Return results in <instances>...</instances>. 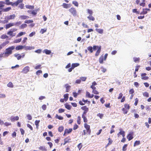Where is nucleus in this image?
<instances>
[{
  "instance_id": "obj_1",
  "label": "nucleus",
  "mask_w": 151,
  "mask_h": 151,
  "mask_svg": "<svg viewBox=\"0 0 151 151\" xmlns=\"http://www.w3.org/2000/svg\"><path fill=\"white\" fill-rule=\"evenodd\" d=\"M15 48V46H12L6 49L5 52V55L8 57L12 53V51Z\"/></svg>"
},
{
  "instance_id": "obj_2",
  "label": "nucleus",
  "mask_w": 151,
  "mask_h": 151,
  "mask_svg": "<svg viewBox=\"0 0 151 151\" xmlns=\"http://www.w3.org/2000/svg\"><path fill=\"white\" fill-rule=\"evenodd\" d=\"M93 51H96L97 50L95 54L96 56H98L101 52V46L93 45Z\"/></svg>"
},
{
  "instance_id": "obj_3",
  "label": "nucleus",
  "mask_w": 151,
  "mask_h": 151,
  "mask_svg": "<svg viewBox=\"0 0 151 151\" xmlns=\"http://www.w3.org/2000/svg\"><path fill=\"white\" fill-rule=\"evenodd\" d=\"M69 11L73 16L75 17L76 16L77 11L75 8L72 7L69 9Z\"/></svg>"
},
{
  "instance_id": "obj_4",
  "label": "nucleus",
  "mask_w": 151,
  "mask_h": 151,
  "mask_svg": "<svg viewBox=\"0 0 151 151\" xmlns=\"http://www.w3.org/2000/svg\"><path fill=\"white\" fill-rule=\"evenodd\" d=\"M16 17V15L14 14L11 15L9 16H6L5 19H6L8 21L10 19H14Z\"/></svg>"
},
{
  "instance_id": "obj_5",
  "label": "nucleus",
  "mask_w": 151,
  "mask_h": 151,
  "mask_svg": "<svg viewBox=\"0 0 151 151\" xmlns=\"http://www.w3.org/2000/svg\"><path fill=\"white\" fill-rule=\"evenodd\" d=\"M23 0H17L14 3L12 2V3L11 4V5L12 6H17L20 3H22Z\"/></svg>"
},
{
  "instance_id": "obj_6",
  "label": "nucleus",
  "mask_w": 151,
  "mask_h": 151,
  "mask_svg": "<svg viewBox=\"0 0 151 151\" xmlns=\"http://www.w3.org/2000/svg\"><path fill=\"white\" fill-rule=\"evenodd\" d=\"M133 132H130L129 134H128L127 137V138L128 139L129 141L131 140L133 138Z\"/></svg>"
},
{
  "instance_id": "obj_7",
  "label": "nucleus",
  "mask_w": 151,
  "mask_h": 151,
  "mask_svg": "<svg viewBox=\"0 0 151 151\" xmlns=\"http://www.w3.org/2000/svg\"><path fill=\"white\" fill-rule=\"evenodd\" d=\"M29 67L28 66H26L23 69L22 72H23L24 73H27L29 71Z\"/></svg>"
},
{
  "instance_id": "obj_8",
  "label": "nucleus",
  "mask_w": 151,
  "mask_h": 151,
  "mask_svg": "<svg viewBox=\"0 0 151 151\" xmlns=\"http://www.w3.org/2000/svg\"><path fill=\"white\" fill-rule=\"evenodd\" d=\"M25 45H19L16 47L15 49L17 50H19L22 49L24 48Z\"/></svg>"
},
{
  "instance_id": "obj_9",
  "label": "nucleus",
  "mask_w": 151,
  "mask_h": 151,
  "mask_svg": "<svg viewBox=\"0 0 151 151\" xmlns=\"http://www.w3.org/2000/svg\"><path fill=\"white\" fill-rule=\"evenodd\" d=\"M24 48H25V49L26 50H31L34 49L35 47L34 46H26L25 45Z\"/></svg>"
},
{
  "instance_id": "obj_10",
  "label": "nucleus",
  "mask_w": 151,
  "mask_h": 151,
  "mask_svg": "<svg viewBox=\"0 0 151 151\" xmlns=\"http://www.w3.org/2000/svg\"><path fill=\"white\" fill-rule=\"evenodd\" d=\"M65 87L66 88V92H68L71 88V86L69 85L68 84H65Z\"/></svg>"
},
{
  "instance_id": "obj_11",
  "label": "nucleus",
  "mask_w": 151,
  "mask_h": 151,
  "mask_svg": "<svg viewBox=\"0 0 151 151\" xmlns=\"http://www.w3.org/2000/svg\"><path fill=\"white\" fill-rule=\"evenodd\" d=\"M13 26H14V23H10L8 24H6L5 25V28L7 29Z\"/></svg>"
},
{
  "instance_id": "obj_12",
  "label": "nucleus",
  "mask_w": 151,
  "mask_h": 151,
  "mask_svg": "<svg viewBox=\"0 0 151 151\" xmlns=\"http://www.w3.org/2000/svg\"><path fill=\"white\" fill-rule=\"evenodd\" d=\"M19 119V117L18 116L15 117L12 116L10 118V119L12 122H14L15 120H18Z\"/></svg>"
},
{
  "instance_id": "obj_13",
  "label": "nucleus",
  "mask_w": 151,
  "mask_h": 151,
  "mask_svg": "<svg viewBox=\"0 0 151 151\" xmlns=\"http://www.w3.org/2000/svg\"><path fill=\"white\" fill-rule=\"evenodd\" d=\"M19 18L21 19L24 20L28 19L29 17L27 16L23 15L20 16Z\"/></svg>"
},
{
  "instance_id": "obj_14",
  "label": "nucleus",
  "mask_w": 151,
  "mask_h": 151,
  "mask_svg": "<svg viewBox=\"0 0 151 151\" xmlns=\"http://www.w3.org/2000/svg\"><path fill=\"white\" fill-rule=\"evenodd\" d=\"M65 108L68 110H70L72 107V106L68 104L67 103H66L64 104Z\"/></svg>"
},
{
  "instance_id": "obj_15",
  "label": "nucleus",
  "mask_w": 151,
  "mask_h": 151,
  "mask_svg": "<svg viewBox=\"0 0 151 151\" xmlns=\"http://www.w3.org/2000/svg\"><path fill=\"white\" fill-rule=\"evenodd\" d=\"M96 31L99 33L102 34L103 33L104 30L102 29H100L96 28L95 29Z\"/></svg>"
},
{
  "instance_id": "obj_16",
  "label": "nucleus",
  "mask_w": 151,
  "mask_h": 151,
  "mask_svg": "<svg viewBox=\"0 0 151 151\" xmlns=\"http://www.w3.org/2000/svg\"><path fill=\"white\" fill-rule=\"evenodd\" d=\"M5 4V2L0 1V9L2 10L3 7L4 6V4Z\"/></svg>"
},
{
  "instance_id": "obj_17",
  "label": "nucleus",
  "mask_w": 151,
  "mask_h": 151,
  "mask_svg": "<svg viewBox=\"0 0 151 151\" xmlns=\"http://www.w3.org/2000/svg\"><path fill=\"white\" fill-rule=\"evenodd\" d=\"M43 52L45 53L47 55H50L51 52V51L50 50L47 49H45L43 51Z\"/></svg>"
},
{
  "instance_id": "obj_18",
  "label": "nucleus",
  "mask_w": 151,
  "mask_h": 151,
  "mask_svg": "<svg viewBox=\"0 0 151 151\" xmlns=\"http://www.w3.org/2000/svg\"><path fill=\"white\" fill-rule=\"evenodd\" d=\"M26 34L25 32H21L19 33L18 35L16 36V37H19L20 36H22L24 35H25Z\"/></svg>"
},
{
  "instance_id": "obj_19",
  "label": "nucleus",
  "mask_w": 151,
  "mask_h": 151,
  "mask_svg": "<svg viewBox=\"0 0 151 151\" xmlns=\"http://www.w3.org/2000/svg\"><path fill=\"white\" fill-rule=\"evenodd\" d=\"M25 7L26 8L28 9H32L34 8V6H33L26 5H25Z\"/></svg>"
},
{
  "instance_id": "obj_20",
  "label": "nucleus",
  "mask_w": 151,
  "mask_h": 151,
  "mask_svg": "<svg viewBox=\"0 0 151 151\" xmlns=\"http://www.w3.org/2000/svg\"><path fill=\"white\" fill-rule=\"evenodd\" d=\"M73 129L72 128H70L69 129H66L65 130V132H66L67 134H68L70 133L72 131Z\"/></svg>"
},
{
  "instance_id": "obj_21",
  "label": "nucleus",
  "mask_w": 151,
  "mask_h": 151,
  "mask_svg": "<svg viewBox=\"0 0 151 151\" xmlns=\"http://www.w3.org/2000/svg\"><path fill=\"white\" fill-rule=\"evenodd\" d=\"M55 117L60 120H63V117L61 116H59L57 114H56Z\"/></svg>"
},
{
  "instance_id": "obj_22",
  "label": "nucleus",
  "mask_w": 151,
  "mask_h": 151,
  "mask_svg": "<svg viewBox=\"0 0 151 151\" xmlns=\"http://www.w3.org/2000/svg\"><path fill=\"white\" fill-rule=\"evenodd\" d=\"M64 142H65V143H68L71 142V139L70 137H68L64 139Z\"/></svg>"
},
{
  "instance_id": "obj_23",
  "label": "nucleus",
  "mask_w": 151,
  "mask_h": 151,
  "mask_svg": "<svg viewBox=\"0 0 151 151\" xmlns=\"http://www.w3.org/2000/svg\"><path fill=\"white\" fill-rule=\"evenodd\" d=\"M69 4H66L65 3H63L62 5V6L63 7L66 9H68L70 7L69 6Z\"/></svg>"
},
{
  "instance_id": "obj_24",
  "label": "nucleus",
  "mask_w": 151,
  "mask_h": 151,
  "mask_svg": "<svg viewBox=\"0 0 151 151\" xmlns=\"http://www.w3.org/2000/svg\"><path fill=\"white\" fill-rule=\"evenodd\" d=\"M79 64L78 63H73L72 64L71 66L73 67V68L74 69V68L76 67H77L79 65Z\"/></svg>"
},
{
  "instance_id": "obj_25",
  "label": "nucleus",
  "mask_w": 151,
  "mask_h": 151,
  "mask_svg": "<svg viewBox=\"0 0 151 151\" xmlns=\"http://www.w3.org/2000/svg\"><path fill=\"white\" fill-rule=\"evenodd\" d=\"M120 130V132H119V133L120 134H121L122 135V137H124L125 136V132L124 131H122V130L121 129H119Z\"/></svg>"
},
{
  "instance_id": "obj_26",
  "label": "nucleus",
  "mask_w": 151,
  "mask_h": 151,
  "mask_svg": "<svg viewBox=\"0 0 151 151\" xmlns=\"http://www.w3.org/2000/svg\"><path fill=\"white\" fill-rule=\"evenodd\" d=\"M68 95L69 94L68 93H66L64 95L63 97L65 101H67L68 99Z\"/></svg>"
},
{
  "instance_id": "obj_27",
  "label": "nucleus",
  "mask_w": 151,
  "mask_h": 151,
  "mask_svg": "<svg viewBox=\"0 0 151 151\" xmlns=\"http://www.w3.org/2000/svg\"><path fill=\"white\" fill-rule=\"evenodd\" d=\"M11 8V7H8L5 9H2V11L4 12H7L9 11Z\"/></svg>"
},
{
  "instance_id": "obj_28",
  "label": "nucleus",
  "mask_w": 151,
  "mask_h": 151,
  "mask_svg": "<svg viewBox=\"0 0 151 151\" xmlns=\"http://www.w3.org/2000/svg\"><path fill=\"white\" fill-rule=\"evenodd\" d=\"M87 18L90 20L94 21L95 20L94 18L91 16V15H89V16L87 17Z\"/></svg>"
},
{
  "instance_id": "obj_29",
  "label": "nucleus",
  "mask_w": 151,
  "mask_h": 151,
  "mask_svg": "<svg viewBox=\"0 0 151 151\" xmlns=\"http://www.w3.org/2000/svg\"><path fill=\"white\" fill-rule=\"evenodd\" d=\"M84 126L85 128L87 130L90 129V125L87 124L85 123L84 124Z\"/></svg>"
},
{
  "instance_id": "obj_30",
  "label": "nucleus",
  "mask_w": 151,
  "mask_h": 151,
  "mask_svg": "<svg viewBox=\"0 0 151 151\" xmlns=\"http://www.w3.org/2000/svg\"><path fill=\"white\" fill-rule=\"evenodd\" d=\"M39 149L43 151H47V150L45 146H40Z\"/></svg>"
},
{
  "instance_id": "obj_31",
  "label": "nucleus",
  "mask_w": 151,
  "mask_h": 151,
  "mask_svg": "<svg viewBox=\"0 0 151 151\" xmlns=\"http://www.w3.org/2000/svg\"><path fill=\"white\" fill-rule=\"evenodd\" d=\"M9 43V41H7L1 44V45L2 47H4Z\"/></svg>"
},
{
  "instance_id": "obj_32",
  "label": "nucleus",
  "mask_w": 151,
  "mask_h": 151,
  "mask_svg": "<svg viewBox=\"0 0 151 151\" xmlns=\"http://www.w3.org/2000/svg\"><path fill=\"white\" fill-rule=\"evenodd\" d=\"M87 50L90 51L91 53L93 52V48L92 46H90L87 47Z\"/></svg>"
},
{
  "instance_id": "obj_33",
  "label": "nucleus",
  "mask_w": 151,
  "mask_h": 151,
  "mask_svg": "<svg viewBox=\"0 0 151 151\" xmlns=\"http://www.w3.org/2000/svg\"><path fill=\"white\" fill-rule=\"evenodd\" d=\"M140 144V141H136L134 145V147H135L137 145H138Z\"/></svg>"
},
{
  "instance_id": "obj_34",
  "label": "nucleus",
  "mask_w": 151,
  "mask_h": 151,
  "mask_svg": "<svg viewBox=\"0 0 151 151\" xmlns=\"http://www.w3.org/2000/svg\"><path fill=\"white\" fill-rule=\"evenodd\" d=\"M27 26V24H23L20 26L19 28L20 29H23L25 28Z\"/></svg>"
},
{
  "instance_id": "obj_35",
  "label": "nucleus",
  "mask_w": 151,
  "mask_h": 151,
  "mask_svg": "<svg viewBox=\"0 0 151 151\" xmlns=\"http://www.w3.org/2000/svg\"><path fill=\"white\" fill-rule=\"evenodd\" d=\"M104 58L102 56H101L99 58V61L101 64H102L103 63Z\"/></svg>"
},
{
  "instance_id": "obj_36",
  "label": "nucleus",
  "mask_w": 151,
  "mask_h": 151,
  "mask_svg": "<svg viewBox=\"0 0 151 151\" xmlns=\"http://www.w3.org/2000/svg\"><path fill=\"white\" fill-rule=\"evenodd\" d=\"M63 127L61 126L59 127L58 128V131L60 132H62L64 130Z\"/></svg>"
},
{
  "instance_id": "obj_37",
  "label": "nucleus",
  "mask_w": 151,
  "mask_h": 151,
  "mask_svg": "<svg viewBox=\"0 0 151 151\" xmlns=\"http://www.w3.org/2000/svg\"><path fill=\"white\" fill-rule=\"evenodd\" d=\"M5 2V4L7 5H11L12 3V2L10 1L9 0H6Z\"/></svg>"
},
{
  "instance_id": "obj_38",
  "label": "nucleus",
  "mask_w": 151,
  "mask_h": 151,
  "mask_svg": "<svg viewBox=\"0 0 151 151\" xmlns=\"http://www.w3.org/2000/svg\"><path fill=\"white\" fill-rule=\"evenodd\" d=\"M7 56L5 55V52L0 54V60H1V58L2 57H7Z\"/></svg>"
},
{
  "instance_id": "obj_39",
  "label": "nucleus",
  "mask_w": 151,
  "mask_h": 151,
  "mask_svg": "<svg viewBox=\"0 0 151 151\" xmlns=\"http://www.w3.org/2000/svg\"><path fill=\"white\" fill-rule=\"evenodd\" d=\"M7 86L10 88H13V83L11 82H9L7 84Z\"/></svg>"
},
{
  "instance_id": "obj_40",
  "label": "nucleus",
  "mask_w": 151,
  "mask_h": 151,
  "mask_svg": "<svg viewBox=\"0 0 151 151\" xmlns=\"http://www.w3.org/2000/svg\"><path fill=\"white\" fill-rule=\"evenodd\" d=\"M33 22V21L32 20H26L24 21L25 23L27 24H29L32 23Z\"/></svg>"
},
{
  "instance_id": "obj_41",
  "label": "nucleus",
  "mask_w": 151,
  "mask_h": 151,
  "mask_svg": "<svg viewBox=\"0 0 151 151\" xmlns=\"http://www.w3.org/2000/svg\"><path fill=\"white\" fill-rule=\"evenodd\" d=\"M108 140H109V143H108L107 145L106 146V147L108 145H111L112 142V141L111 140L110 138H108Z\"/></svg>"
},
{
  "instance_id": "obj_42",
  "label": "nucleus",
  "mask_w": 151,
  "mask_h": 151,
  "mask_svg": "<svg viewBox=\"0 0 151 151\" xmlns=\"http://www.w3.org/2000/svg\"><path fill=\"white\" fill-rule=\"evenodd\" d=\"M82 118L83 119V122L86 123L87 122L88 120L87 118L85 116V115H82Z\"/></svg>"
},
{
  "instance_id": "obj_43",
  "label": "nucleus",
  "mask_w": 151,
  "mask_h": 151,
  "mask_svg": "<svg viewBox=\"0 0 151 151\" xmlns=\"http://www.w3.org/2000/svg\"><path fill=\"white\" fill-rule=\"evenodd\" d=\"M143 11L141 12V13H140V14H145L147 13V11H145V9L143 8L142 9Z\"/></svg>"
},
{
  "instance_id": "obj_44",
  "label": "nucleus",
  "mask_w": 151,
  "mask_h": 151,
  "mask_svg": "<svg viewBox=\"0 0 151 151\" xmlns=\"http://www.w3.org/2000/svg\"><path fill=\"white\" fill-rule=\"evenodd\" d=\"M80 78L81 80V81H86L87 78L86 77H81Z\"/></svg>"
},
{
  "instance_id": "obj_45",
  "label": "nucleus",
  "mask_w": 151,
  "mask_h": 151,
  "mask_svg": "<svg viewBox=\"0 0 151 151\" xmlns=\"http://www.w3.org/2000/svg\"><path fill=\"white\" fill-rule=\"evenodd\" d=\"M72 4L78 7V2L76 1H72Z\"/></svg>"
},
{
  "instance_id": "obj_46",
  "label": "nucleus",
  "mask_w": 151,
  "mask_h": 151,
  "mask_svg": "<svg viewBox=\"0 0 151 151\" xmlns=\"http://www.w3.org/2000/svg\"><path fill=\"white\" fill-rule=\"evenodd\" d=\"M22 40V38H20L18 39H16L14 41V43H17L20 42Z\"/></svg>"
},
{
  "instance_id": "obj_47",
  "label": "nucleus",
  "mask_w": 151,
  "mask_h": 151,
  "mask_svg": "<svg viewBox=\"0 0 151 151\" xmlns=\"http://www.w3.org/2000/svg\"><path fill=\"white\" fill-rule=\"evenodd\" d=\"M81 117L80 116H78V117L77 122L78 124H81Z\"/></svg>"
},
{
  "instance_id": "obj_48",
  "label": "nucleus",
  "mask_w": 151,
  "mask_h": 151,
  "mask_svg": "<svg viewBox=\"0 0 151 151\" xmlns=\"http://www.w3.org/2000/svg\"><path fill=\"white\" fill-rule=\"evenodd\" d=\"M47 29H42L40 31V32L42 34H43L45 32H46Z\"/></svg>"
},
{
  "instance_id": "obj_49",
  "label": "nucleus",
  "mask_w": 151,
  "mask_h": 151,
  "mask_svg": "<svg viewBox=\"0 0 151 151\" xmlns=\"http://www.w3.org/2000/svg\"><path fill=\"white\" fill-rule=\"evenodd\" d=\"M127 146V144H125L122 147V150L123 151H125L127 150L126 148Z\"/></svg>"
},
{
  "instance_id": "obj_50",
  "label": "nucleus",
  "mask_w": 151,
  "mask_h": 151,
  "mask_svg": "<svg viewBox=\"0 0 151 151\" xmlns=\"http://www.w3.org/2000/svg\"><path fill=\"white\" fill-rule=\"evenodd\" d=\"M21 22L20 21L17 22L16 23H14V25H16L17 26H19V25L21 24Z\"/></svg>"
},
{
  "instance_id": "obj_51",
  "label": "nucleus",
  "mask_w": 151,
  "mask_h": 151,
  "mask_svg": "<svg viewBox=\"0 0 151 151\" xmlns=\"http://www.w3.org/2000/svg\"><path fill=\"white\" fill-rule=\"evenodd\" d=\"M122 111L123 112V113L124 114H127L128 112V110L125 109L124 108H123L122 109Z\"/></svg>"
},
{
  "instance_id": "obj_52",
  "label": "nucleus",
  "mask_w": 151,
  "mask_h": 151,
  "mask_svg": "<svg viewBox=\"0 0 151 151\" xmlns=\"http://www.w3.org/2000/svg\"><path fill=\"white\" fill-rule=\"evenodd\" d=\"M133 60L134 62H136L140 60V58H139L134 57L133 58Z\"/></svg>"
},
{
  "instance_id": "obj_53",
  "label": "nucleus",
  "mask_w": 151,
  "mask_h": 151,
  "mask_svg": "<svg viewBox=\"0 0 151 151\" xmlns=\"http://www.w3.org/2000/svg\"><path fill=\"white\" fill-rule=\"evenodd\" d=\"M143 95L144 96H146L147 97H148L149 96V93L147 92L144 93H143Z\"/></svg>"
},
{
  "instance_id": "obj_54",
  "label": "nucleus",
  "mask_w": 151,
  "mask_h": 151,
  "mask_svg": "<svg viewBox=\"0 0 151 151\" xmlns=\"http://www.w3.org/2000/svg\"><path fill=\"white\" fill-rule=\"evenodd\" d=\"M1 38L2 39H4L7 38H8V37L5 35H3L1 36Z\"/></svg>"
},
{
  "instance_id": "obj_55",
  "label": "nucleus",
  "mask_w": 151,
  "mask_h": 151,
  "mask_svg": "<svg viewBox=\"0 0 151 151\" xmlns=\"http://www.w3.org/2000/svg\"><path fill=\"white\" fill-rule=\"evenodd\" d=\"M27 119L29 120H31L32 119V116H31L29 114H28L27 115Z\"/></svg>"
},
{
  "instance_id": "obj_56",
  "label": "nucleus",
  "mask_w": 151,
  "mask_h": 151,
  "mask_svg": "<svg viewBox=\"0 0 151 151\" xmlns=\"http://www.w3.org/2000/svg\"><path fill=\"white\" fill-rule=\"evenodd\" d=\"M65 110L62 108H60L58 110V112L59 113H62L64 112Z\"/></svg>"
},
{
  "instance_id": "obj_57",
  "label": "nucleus",
  "mask_w": 151,
  "mask_h": 151,
  "mask_svg": "<svg viewBox=\"0 0 151 151\" xmlns=\"http://www.w3.org/2000/svg\"><path fill=\"white\" fill-rule=\"evenodd\" d=\"M124 106L125 108L127 109V110H129V109L130 106L129 104H124Z\"/></svg>"
},
{
  "instance_id": "obj_58",
  "label": "nucleus",
  "mask_w": 151,
  "mask_h": 151,
  "mask_svg": "<svg viewBox=\"0 0 151 151\" xmlns=\"http://www.w3.org/2000/svg\"><path fill=\"white\" fill-rule=\"evenodd\" d=\"M82 147V145L81 143H80L77 146L78 147V148L79 150H80Z\"/></svg>"
},
{
  "instance_id": "obj_59",
  "label": "nucleus",
  "mask_w": 151,
  "mask_h": 151,
  "mask_svg": "<svg viewBox=\"0 0 151 151\" xmlns=\"http://www.w3.org/2000/svg\"><path fill=\"white\" fill-rule=\"evenodd\" d=\"M87 11H88V12L89 14H90V15H91L92 14L93 12V11L92 10L88 9Z\"/></svg>"
},
{
  "instance_id": "obj_60",
  "label": "nucleus",
  "mask_w": 151,
  "mask_h": 151,
  "mask_svg": "<svg viewBox=\"0 0 151 151\" xmlns=\"http://www.w3.org/2000/svg\"><path fill=\"white\" fill-rule=\"evenodd\" d=\"M78 95V94L76 92H73V96L75 98L77 97Z\"/></svg>"
},
{
  "instance_id": "obj_61",
  "label": "nucleus",
  "mask_w": 151,
  "mask_h": 151,
  "mask_svg": "<svg viewBox=\"0 0 151 151\" xmlns=\"http://www.w3.org/2000/svg\"><path fill=\"white\" fill-rule=\"evenodd\" d=\"M35 32H32L29 34V36L30 37H32L35 35Z\"/></svg>"
},
{
  "instance_id": "obj_62",
  "label": "nucleus",
  "mask_w": 151,
  "mask_h": 151,
  "mask_svg": "<svg viewBox=\"0 0 151 151\" xmlns=\"http://www.w3.org/2000/svg\"><path fill=\"white\" fill-rule=\"evenodd\" d=\"M42 108L44 110H45L47 108L46 105L45 104H43L42 105Z\"/></svg>"
},
{
  "instance_id": "obj_63",
  "label": "nucleus",
  "mask_w": 151,
  "mask_h": 151,
  "mask_svg": "<svg viewBox=\"0 0 151 151\" xmlns=\"http://www.w3.org/2000/svg\"><path fill=\"white\" fill-rule=\"evenodd\" d=\"M40 122V120H36L35 122V124L36 126H39V124Z\"/></svg>"
},
{
  "instance_id": "obj_64",
  "label": "nucleus",
  "mask_w": 151,
  "mask_h": 151,
  "mask_svg": "<svg viewBox=\"0 0 151 151\" xmlns=\"http://www.w3.org/2000/svg\"><path fill=\"white\" fill-rule=\"evenodd\" d=\"M78 126L76 124H75L73 127V129L74 130H76L77 129L78 127Z\"/></svg>"
}]
</instances>
